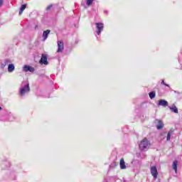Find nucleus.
I'll return each instance as SVG.
<instances>
[{"mask_svg":"<svg viewBox=\"0 0 182 182\" xmlns=\"http://www.w3.org/2000/svg\"><path fill=\"white\" fill-rule=\"evenodd\" d=\"M25 9H26V4L21 5L18 15H22V14H23V11H25Z\"/></svg>","mask_w":182,"mask_h":182,"instance_id":"obj_13","label":"nucleus"},{"mask_svg":"<svg viewBox=\"0 0 182 182\" xmlns=\"http://www.w3.org/2000/svg\"><path fill=\"white\" fill-rule=\"evenodd\" d=\"M40 62L41 63H43V65H48V55L46 54H42Z\"/></svg>","mask_w":182,"mask_h":182,"instance_id":"obj_7","label":"nucleus"},{"mask_svg":"<svg viewBox=\"0 0 182 182\" xmlns=\"http://www.w3.org/2000/svg\"><path fill=\"white\" fill-rule=\"evenodd\" d=\"M150 146H151V144L150 143V141H149V139H147V138H144L139 145V149L141 151H146V150H149V147H150Z\"/></svg>","mask_w":182,"mask_h":182,"instance_id":"obj_1","label":"nucleus"},{"mask_svg":"<svg viewBox=\"0 0 182 182\" xmlns=\"http://www.w3.org/2000/svg\"><path fill=\"white\" fill-rule=\"evenodd\" d=\"M57 45H58L57 53H62V52H63V50L65 49V44L63 43V41H58L57 42Z\"/></svg>","mask_w":182,"mask_h":182,"instance_id":"obj_3","label":"nucleus"},{"mask_svg":"<svg viewBox=\"0 0 182 182\" xmlns=\"http://www.w3.org/2000/svg\"><path fill=\"white\" fill-rule=\"evenodd\" d=\"M0 110H2V107H0Z\"/></svg>","mask_w":182,"mask_h":182,"instance_id":"obj_23","label":"nucleus"},{"mask_svg":"<svg viewBox=\"0 0 182 182\" xmlns=\"http://www.w3.org/2000/svg\"><path fill=\"white\" fill-rule=\"evenodd\" d=\"M161 85H164L165 86H167L168 87H170V85L166 84V82H164V80H163L161 82Z\"/></svg>","mask_w":182,"mask_h":182,"instance_id":"obj_21","label":"nucleus"},{"mask_svg":"<svg viewBox=\"0 0 182 182\" xmlns=\"http://www.w3.org/2000/svg\"><path fill=\"white\" fill-rule=\"evenodd\" d=\"M8 63H11V60L9 59H6L4 60V64L5 65H8Z\"/></svg>","mask_w":182,"mask_h":182,"instance_id":"obj_19","label":"nucleus"},{"mask_svg":"<svg viewBox=\"0 0 182 182\" xmlns=\"http://www.w3.org/2000/svg\"><path fill=\"white\" fill-rule=\"evenodd\" d=\"M31 91V88L29 87V84H27L24 87H21L19 91L20 96H23L25 93H28V92Z\"/></svg>","mask_w":182,"mask_h":182,"instance_id":"obj_2","label":"nucleus"},{"mask_svg":"<svg viewBox=\"0 0 182 182\" xmlns=\"http://www.w3.org/2000/svg\"><path fill=\"white\" fill-rule=\"evenodd\" d=\"M149 97L150 99H154V97H156V92L152 91L149 92Z\"/></svg>","mask_w":182,"mask_h":182,"instance_id":"obj_16","label":"nucleus"},{"mask_svg":"<svg viewBox=\"0 0 182 182\" xmlns=\"http://www.w3.org/2000/svg\"><path fill=\"white\" fill-rule=\"evenodd\" d=\"M177 164H178V161H174L173 163V166H172V167L176 173H177Z\"/></svg>","mask_w":182,"mask_h":182,"instance_id":"obj_15","label":"nucleus"},{"mask_svg":"<svg viewBox=\"0 0 182 182\" xmlns=\"http://www.w3.org/2000/svg\"><path fill=\"white\" fill-rule=\"evenodd\" d=\"M49 33H50V30H46V31H43V38H44V41H46V39H48Z\"/></svg>","mask_w":182,"mask_h":182,"instance_id":"obj_10","label":"nucleus"},{"mask_svg":"<svg viewBox=\"0 0 182 182\" xmlns=\"http://www.w3.org/2000/svg\"><path fill=\"white\" fill-rule=\"evenodd\" d=\"M15 70V65L14 64H10L8 66V72L12 73Z\"/></svg>","mask_w":182,"mask_h":182,"instance_id":"obj_12","label":"nucleus"},{"mask_svg":"<svg viewBox=\"0 0 182 182\" xmlns=\"http://www.w3.org/2000/svg\"><path fill=\"white\" fill-rule=\"evenodd\" d=\"M169 109L171 110V112H173V113H178V109L174 105L171 107H169Z\"/></svg>","mask_w":182,"mask_h":182,"instance_id":"obj_11","label":"nucleus"},{"mask_svg":"<svg viewBox=\"0 0 182 182\" xmlns=\"http://www.w3.org/2000/svg\"><path fill=\"white\" fill-rule=\"evenodd\" d=\"M4 5V0H0V6Z\"/></svg>","mask_w":182,"mask_h":182,"instance_id":"obj_22","label":"nucleus"},{"mask_svg":"<svg viewBox=\"0 0 182 182\" xmlns=\"http://www.w3.org/2000/svg\"><path fill=\"white\" fill-rule=\"evenodd\" d=\"M23 72H35V68L31 65H26L23 68Z\"/></svg>","mask_w":182,"mask_h":182,"instance_id":"obj_6","label":"nucleus"},{"mask_svg":"<svg viewBox=\"0 0 182 182\" xmlns=\"http://www.w3.org/2000/svg\"><path fill=\"white\" fill-rule=\"evenodd\" d=\"M151 174L154 177V180H157V176H159V172L157 171V167H151Z\"/></svg>","mask_w":182,"mask_h":182,"instance_id":"obj_4","label":"nucleus"},{"mask_svg":"<svg viewBox=\"0 0 182 182\" xmlns=\"http://www.w3.org/2000/svg\"><path fill=\"white\" fill-rule=\"evenodd\" d=\"M95 25L97 29V34L100 35V33H102V31H103V28L105 27V26L102 23H96Z\"/></svg>","mask_w":182,"mask_h":182,"instance_id":"obj_5","label":"nucleus"},{"mask_svg":"<svg viewBox=\"0 0 182 182\" xmlns=\"http://www.w3.org/2000/svg\"><path fill=\"white\" fill-rule=\"evenodd\" d=\"M159 106H164V107H166L168 106V102L164 100H160L159 101Z\"/></svg>","mask_w":182,"mask_h":182,"instance_id":"obj_8","label":"nucleus"},{"mask_svg":"<svg viewBox=\"0 0 182 182\" xmlns=\"http://www.w3.org/2000/svg\"><path fill=\"white\" fill-rule=\"evenodd\" d=\"M95 0H87V5L88 6H90V5H91L92 4H93V1H94Z\"/></svg>","mask_w":182,"mask_h":182,"instance_id":"obj_18","label":"nucleus"},{"mask_svg":"<svg viewBox=\"0 0 182 182\" xmlns=\"http://www.w3.org/2000/svg\"><path fill=\"white\" fill-rule=\"evenodd\" d=\"M164 126V124H163V122L158 121V124L156 125V128L158 129V130L163 129Z\"/></svg>","mask_w":182,"mask_h":182,"instance_id":"obj_14","label":"nucleus"},{"mask_svg":"<svg viewBox=\"0 0 182 182\" xmlns=\"http://www.w3.org/2000/svg\"><path fill=\"white\" fill-rule=\"evenodd\" d=\"M171 132H169L168 133V134H167V136H166V140H167V141H168L169 140H170V139H171Z\"/></svg>","mask_w":182,"mask_h":182,"instance_id":"obj_17","label":"nucleus"},{"mask_svg":"<svg viewBox=\"0 0 182 182\" xmlns=\"http://www.w3.org/2000/svg\"><path fill=\"white\" fill-rule=\"evenodd\" d=\"M53 5L48 6L46 8V10H47V11H50V9H52V7H53Z\"/></svg>","mask_w":182,"mask_h":182,"instance_id":"obj_20","label":"nucleus"},{"mask_svg":"<svg viewBox=\"0 0 182 182\" xmlns=\"http://www.w3.org/2000/svg\"><path fill=\"white\" fill-rule=\"evenodd\" d=\"M119 166L122 170H124V168H126V163L124 162V159H120Z\"/></svg>","mask_w":182,"mask_h":182,"instance_id":"obj_9","label":"nucleus"}]
</instances>
